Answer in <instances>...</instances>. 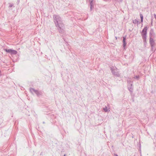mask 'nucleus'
<instances>
[{"instance_id": "4468645a", "label": "nucleus", "mask_w": 156, "mask_h": 156, "mask_svg": "<svg viewBox=\"0 0 156 156\" xmlns=\"http://www.w3.org/2000/svg\"><path fill=\"white\" fill-rule=\"evenodd\" d=\"M140 16L141 19V22L143 23V16L142 14H140Z\"/></svg>"}, {"instance_id": "6ab92c4d", "label": "nucleus", "mask_w": 156, "mask_h": 156, "mask_svg": "<svg viewBox=\"0 0 156 156\" xmlns=\"http://www.w3.org/2000/svg\"><path fill=\"white\" fill-rule=\"evenodd\" d=\"M20 2V0H17V2H16V4L17 5H18L19 4V3Z\"/></svg>"}, {"instance_id": "39448f33", "label": "nucleus", "mask_w": 156, "mask_h": 156, "mask_svg": "<svg viewBox=\"0 0 156 156\" xmlns=\"http://www.w3.org/2000/svg\"><path fill=\"white\" fill-rule=\"evenodd\" d=\"M5 51L7 52L10 53L11 55H16L17 53L16 51L12 49H5Z\"/></svg>"}, {"instance_id": "ddd939ff", "label": "nucleus", "mask_w": 156, "mask_h": 156, "mask_svg": "<svg viewBox=\"0 0 156 156\" xmlns=\"http://www.w3.org/2000/svg\"><path fill=\"white\" fill-rule=\"evenodd\" d=\"M143 41L144 43V45L145 46L147 44V38H143Z\"/></svg>"}, {"instance_id": "f8f14e48", "label": "nucleus", "mask_w": 156, "mask_h": 156, "mask_svg": "<svg viewBox=\"0 0 156 156\" xmlns=\"http://www.w3.org/2000/svg\"><path fill=\"white\" fill-rule=\"evenodd\" d=\"M114 1L116 3H118L119 4L122 3L123 1V0H114Z\"/></svg>"}, {"instance_id": "9d476101", "label": "nucleus", "mask_w": 156, "mask_h": 156, "mask_svg": "<svg viewBox=\"0 0 156 156\" xmlns=\"http://www.w3.org/2000/svg\"><path fill=\"white\" fill-rule=\"evenodd\" d=\"M127 82L128 83V86L133 85V82L130 80H128Z\"/></svg>"}, {"instance_id": "4be33fe9", "label": "nucleus", "mask_w": 156, "mask_h": 156, "mask_svg": "<svg viewBox=\"0 0 156 156\" xmlns=\"http://www.w3.org/2000/svg\"><path fill=\"white\" fill-rule=\"evenodd\" d=\"M115 156H118V155L116 154H115Z\"/></svg>"}, {"instance_id": "f03ea898", "label": "nucleus", "mask_w": 156, "mask_h": 156, "mask_svg": "<svg viewBox=\"0 0 156 156\" xmlns=\"http://www.w3.org/2000/svg\"><path fill=\"white\" fill-rule=\"evenodd\" d=\"M30 92L33 94H36L38 97L41 96L42 95V93L41 91L35 90L34 89L31 88L30 89Z\"/></svg>"}, {"instance_id": "412c9836", "label": "nucleus", "mask_w": 156, "mask_h": 156, "mask_svg": "<svg viewBox=\"0 0 156 156\" xmlns=\"http://www.w3.org/2000/svg\"><path fill=\"white\" fill-rule=\"evenodd\" d=\"M154 18L156 19V14H154Z\"/></svg>"}, {"instance_id": "f3484780", "label": "nucleus", "mask_w": 156, "mask_h": 156, "mask_svg": "<svg viewBox=\"0 0 156 156\" xmlns=\"http://www.w3.org/2000/svg\"><path fill=\"white\" fill-rule=\"evenodd\" d=\"M151 46V50L152 51L154 52L155 51V50H156V48L154 50V46L152 45V46Z\"/></svg>"}, {"instance_id": "2eb2a0df", "label": "nucleus", "mask_w": 156, "mask_h": 156, "mask_svg": "<svg viewBox=\"0 0 156 156\" xmlns=\"http://www.w3.org/2000/svg\"><path fill=\"white\" fill-rule=\"evenodd\" d=\"M153 31L152 29H151V30L150 31L149 34H150V37H152L151 36L153 35Z\"/></svg>"}, {"instance_id": "f257e3e1", "label": "nucleus", "mask_w": 156, "mask_h": 156, "mask_svg": "<svg viewBox=\"0 0 156 156\" xmlns=\"http://www.w3.org/2000/svg\"><path fill=\"white\" fill-rule=\"evenodd\" d=\"M54 22L59 32L62 34L64 33L65 27L62 20L59 16L54 15L53 16Z\"/></svg>"}, {"instance_id": "393cba45", "label": "nucleus", "mask_w": 156, "mask_h": 156, "mask_svg": "<svg viewBox=\"0 0 156 156\" xmlns=\"http://www.w3.org/2000/svg\"><path fill=\"white\" fill-rule=\"evenodd\" d=\"M43 124H44V123H45V122H43Z\"/></svg>"}, {"instance_id": "423d86ee", "label": "nucleus", "mask_w": 156, "mask_h": 156, "mask_svg": "<svg viewBox=\"0 0 156 156\" xmlns=\"http://www.w3.org/2000/svg\"><path fill=\"white\" fill-rule=\"evenodd\" d=\"M149 43L151 46H155V42L153 38L152 37H150Z\"/></svg>"}, {"instance_id": "6e6552de", "label": "nucleus", "mask_w": 156, "mask_h": 156, "mask_svg": "<svg viewBox=\"0 0 156 156\" xmlns=\"http://www.w3.org/2000/svg\"><path fill=\"white\" fill-rule=\"evenodd\" d=\"M95 0H89L90 5V10L91 11L93 8L94 5V1Z\"/></svg>"}, {"instance_id": "7ed1b4c3", "label": "nucleus", "mask_w": 156, "mask_h": 156, "mask_svg": "<svg viewBox=\"0 0 156 156\" xmlns=\"http://www.w3.org/2000/svg\"><path fill=\"white\" fill-rule=\"evenodd\" d=\"M147 27H145L141 32L142 38H146L147 37Z\"/></svg>"}, {"instance_id": "5701e85b", "label": "nucleus", "mask_w": 156, "mask_h": 156, "mask_svg": "<svg viewBox=\"0 0 156 156\" xmlns=\"http://www.w3.org/2000/svg\"><path fill=\"white\" fill-rule=\"evenodd\" d=\"M140 22L139 21V22H138V24H140Z\"/></svg>"}, {"instance_id": "aec40b11", "label": "nucleus", "mask_w": 156, "mask_h": 156, "mask_svg": "<svg viewBox=\"0 0 156 156\" xmlns=\"http://www.w3.org/2000/svg\"><path fill=\"white\" fill-rule=\"evenodd\" d=\"M13 6V4H10V5L9 6V7H12Z\"/></svg>"}, {"instance_id": "dca6fc26", "label": "nucleus", "mask_w": 156, "mask_h": 156, "mask_svg": "<svg viewBox=\"0 0 156 156\" xmlns=\"http://www.w3.org/2000/svg\"><path fill=\"white\" fill-rule=\"evenodd\" d=\"M138 22H139V21H138L136 20H133V23L134 24H136V23H137L138 24Z\"/></svg>"}, {"instance_id": "a211bd4d", "label": "nucleus", "mask_w": 156, "mask_h": 156, "mask_svg": "<svg viewBox=\"0 0 156 156\" xmlns=\"http://www.w3.org/2000/svg\"><path fill=\"white\" fill-rule=\"evenodd\" d=\"M134 78L137 80H138L139 79V75L136 76L134 77Z\"/></svg>"}, {"instance_id": "9b49d317", "label": "nucleus", "mask_w": 156, "mask_h": 156, "mask_svg": "<svg viewBox=\"0 0 156 156\" xmlns=\"http://www.w3.org/2000/svg\"><path fill=\"white\" fill-rule=\"evenodd\" d=\"M103 109L105 112H107L110 111L109 108H107L106 106H105V107Z\"/></svg>"}, {"instance_id": "0eeeda50", "label": "nucleus", "mask_w": 156, "mask_h": 156, "mask_svg": "<svg viewBox=\"0 0 156 156\" xmlns=\"http://www.w3.org/2000/svg\"><path fill=\"white\" fill-rule=\"evenodd\" d=\"M126 36L123 37V49H126Z\"/></svg>"}, {"instance_id": "b1692460", "label": "nucleus", "mask_w": 156, "mask_h": 156, "mask_svg": "<svg viewBox=\"0 0 156 156\" xmlns=\"http://www.w3.org/2000/svg\"><path fill=\"white\" fill-rule=\"evenodd\" d=\"M66 156V154H64V156Z\"/></svg>"}, {"instance_id": "20e7f679", "label": "nucleus", "mask_w": 156, "mask_h": 156, "mask_svg": "<svg viewBox=\"0 0 156 156\" xmlns=\"http://www.w3.org/2000/svg\"><path fill=\"white\" fill-rule=\"evenodd\" d=\"M110 69L113 75L117 77H119L120 76V74H119V73L117 71L116 68H115V69H114V67L112 66L110 67Z\"/></svg>"}, {"instance_id": "1a4fd4ad", "label": "nucleus", "mask_w": 156, "mask_h": 156, "mask_svg": "<svg viewBox=\"0 0 156 156\" xmlns=\"http://www.w3.org/2000/svg\"><path fill=\"white\" fill-rule=\"evenodd\" d=\"M133 85L132 86H128V88L129 90L131 92H133Z\"/></svg>"}]
</instances>
